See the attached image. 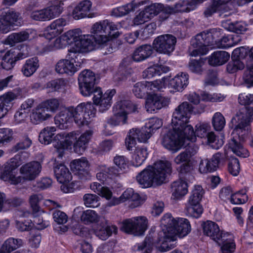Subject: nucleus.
Masks as SVG:
<instances>
[{
  "instance_id": "2",
  "label": "nucleus",
  "mask_w": 253,
  "mask_h": 253,
  "mask_svg": "<svg viewBox=\"0 0 253 253\" xmlns=\"http://www.w3.org/2000/svg\"><path fill=\"white\" fill-rule=\"evenodd\" d=\"M253 120V108L245 107L237 113L232 119L235 125L228 147L237 156L243 158L249 156V152L243 145V143L251 132L250 124Z\"/></svg>"
},
{
  "instance_id": "43",
  "label": "nucleus",
  "mask_w": 253,
  "mask_h": 253,
  "mask_svg": "<svg viewBox=\"0 0 253 253\" xmlns=\"http://www.w3.org/2000/svg\"><path fill=\"white\" fill-rule=\"evenodd\" d=\"M117 227L115 225L109 226L107 224L99 225L95 231V235L102 240H105L110 237L112 233H117Z\"/></svg>"
},
{
  "instance_id": "56",
  "label": "nucleus",
  "mask_w": 253,
  "mask_h": 253,
  "mask_svg": "<svg viewBox=\"0 0 253 253\" xmlns=\"http://www.w3.org/2000/svg\"><path fill=\"white\" fill-rule=\"evenodd\" d=\"M113 161L116 166V168H114L117 171V175L119 172H125L128 169V161L124 156H116L114 157Z\"/></svg>"
},
{
  "instance_id": "57",
  "label": "nucleus",
  "mask_w": 253,
  "mask_h": 253,
  "mask_svg": "<svg viewBox=\"0 0 253 253\" xmlns=\"http://www.w3.org/2000/svg\"><path fill=\"white\" fill-rule=\"evenodd\" d=\"M100 216L92 210H87L82 213L81 219L85 223L97 222L99 221Z\"/></svg>"
},
{
  "instance_id": "28",
  "label": "nucleus",
  "mask_w": 253,
  "mask_h": 253,
  "mask_svg": "<svg viewBox=\"0 0 253 253\" xmlns=\"http://www.w3.org/2000/svg\"><path fill=\"white\" fill-rule=\"evenodd\" d=\"M188 184L182 179L173 182L170 185L171 199L174 200H180L188 193Z\"/></svg>"
},
{
  "instance_id": "42",
  "label": "nucleus",
  "mask_w": 253,
  "mask_h": 253,
  "mask_svg": "<svg viewBox=\"0 0 253 253\" xmlns=\"http://www.w3.org/2000/svg\"><path fill=\"white\" fill-rule=\"evenodd\" d=\"M216 243L220 246L221 253H232L235 250L236 245L233 236L228 233L226 234V237L224 239Z\"/></svg>"
},
{
  "instance_id": "34",
  "label": "nucleus",
  "mask_w": 253,
  "mask_h": 253,
  "mask_svg": "<svg viewBox=\"0 0 253 253\" xmlns=\"http://www.w3.org/2000/svg\"><path fill=\"white\" fill-rule=\"evenodd\" d=\"M67 24V21L63 18H59L53 21L47 28V32L45 33V37L50 39L52 37L61 34L63 31V27Z\"/></svg>"
},
{
  "instance_id": "49",
  "label": "nucleus",
  "mask_w": 253,
  "mask_h": 253,
  "mask_svg": "<svg viewBox=\"0 0 253 253\" xmlns=\"http://www.w3.org/2000/svg\"><path fill=\"white\" fill-rule=\"evenodd\" d=\"M67 85V81L63 79H58L48 82L46 88L49 91H63Z\"/></svg>"
},
{
  "instance_id": "20",
  "label": "nucleus",
  "mask_w": 253,
  "mask_h": 253,
  "mask_svg": "<svg viewBox=\"0 0 253 253\" xmlns=\"http://www.w3.org/2000/svg\"><path fill=\"white\" fill-rule=\"evenodd\" d=\"M226 157L217 153L213 155L210 159L202 160L199 165V170L202 173L213 172L220 166L224 165Z\"/></svg>"
},
{
  "instance_id": "47",
  "label": "nucleus",
  "mask_w": 253,
  "mask_h": 253,
  "mask_svg": "<svg viewBox=\"0 0 253 253\" xmlns=\"http://www.w3.org/2000/svg\"><path fill=\"white\" fill-rule=\"evenodd\" d=\"M96 178L101 182H104L107 178L117 175V171L114 167L107 168L105 166H99L97 168Z\"/></svg>"
},
{
  "instance_id": "7",
  "label": "nucleus",
  "mask_w": 253,
  "mask_h": 253,
  "mask_svg": "<svg viewBox=\"0 0 253 253\" xmlns=\"http://www.w3.org/2000/svg\"><path fill=\"white\" fill-rule=\"evenodd\" d=\"M120 26L107 20L96 22L94 24L90 32L96 40H102L99 42L103 44L109 41L110 38H117L120 33L117 31Z\"/></svg>"
},
{
  "instance_id": "36",
  "label": "nucleus",
  "mask_w": 253,
  "mask_h": 253,
  "mask_svg": "<svg viewBox=\"0 0 253 253\" xmlns=\"http://www.w3.org/2000/svg\"><path fill=\"white\" fill-rule=\"evenodd\" d=\"M148 155L146 148L144 147H137L132 155L131 164L135 167H138L142 165Z\"/></svg>"
},
{
  "instance_id": "24",
  "label": "nucleus",
  "mask_w": 253,
  "mask_h": 253,
  "mask_svg": "<svg viewBox=\"0 0 253 253\" xmlns=\"http://www.w3.org/2000/svg\"><path fill=\"white\" fill-rule=\"evenodd\" d=\"M127 201H131L135 202V205L131 206L132 208L138 207L142 203L139 195L137 193H135L133 189L128 188L123 193L120 197H113L112 199L108 203V205L110 207L114 206Z\"/></svg>"
},
{
  "instance_id": "1",
  "label": "nucleus",
  "mask_w": 253,
  "mask_h": 253,
  "mask_svg": "<svg viewBox=\"0 0 253 253\" xmlns=\"http://www.w3.org/2000/svg\"><path fill=\"white\" fill-rule=\"evenodd\" d=\"M193 108L187 102L180 104L173 113L169 130L162 137V144L169 151H179L186 141L195 142L196 137L206 138L211 129L208 123H199L193 127L189 124Z\"/></svg>"
},
{
  "instance_id": "9",
  "label": "nucleus",
  "mask_w": 253,
  "mask_h": 253,
  "mask_svg": "<svg viewBox=\"0 0 253 253\" xmlns=\"http://www.w3.org/2000/svg\"><path fill=\"white\" fill-rule=\"evenodd\" d=\"M198 149V147L194 145L193 147H189L174 158V163L177 165H180L177 169L179 173H186L192 169L196 161L194 156L197 153Z\"/></svg>"
},
{
  "instance_id": "12",
  "label": "nucleus",
  "mask_w": 253,
  "mask_h": 253,
  "mask_svg": "<svg viewBox=\"0 0 253 253\" xmlns=\"http://www.w3.org/2000/svg\"><path fill=\"white\" fill-rule=\"evenodd\" d=\"M162 230L158 233L157 239L154 240L150 234L148 236L152 238L154 245H156L159 251L168 252L176 246L177 237L167 227H162Z\"/></svg>"
},
{
  "instance_id": "39",
  "label": "nucleus",
  "mask_w": 253,
  "mask_h": 253,
  "mask_svg": "<svg viewBox=\"0 0 253 253\" xmlns=\"http://www.w3.org/2000/svg\"><path fill=\"white\" fill-rule=\"evenodd\" d=\"M23 242L20 239L9 238L6 240L0 249V253H10L21 247Z\"/></svg>"
},
{
  "instance_id": "59",
  "label": "nucleus",
  "mask_w": 253,
  "mask_h": 253,
  "mask_svg": "<svg viewBox=\"0 0 253 253\" xmlns=\"http://www.w3.org/2000/svg\"><path fill=\"white\" fill-rule=\"evenodd\" d=\"M211 124L215 130L221 131L225 126L226 121L224 116L221 113L216 112L212 116Z\"/></svg>"
},
{
  "instance_id": "22",
  "label": "nucleus",
  "mask_w": 253,
  "mask_h": 253,
  "mask_svg": "<svg viewBox=\"0 0 253 253\" xmlns=\"http://www.w3.org/2000/svg\"><path fill=\"white\" fill-rule=\"evenodd\" d=\"M42 169V164L38 161H32L23 165L19 169L22 181L35 179L40 175Z\"/></svg>"
},
{
  "instance_id": "26",
  "label": "nucleus",
  "mask_w": 253,
  "mask_h": 253,
  "mask_svg": "<svg viewBox=\"0 0 253 253\" xmlns=\"http://www.w3.org/2000/svg\"><path fill=\"white\" fill-rule=\"evenodd\" d=\"M203 229L204 234L215 242H219L224 239L227 233L220 230L217 224L209 220L204 223Z\"/></svg>"
},
{
  "instance_id": "29",
  "label": "nucleus",
  "mask_w": 253,
  "mask_h": 253,
  "mask_svg": "<svg viewBox=\"0 0 253 253\" xmlns=\"http://www.w3.org/2000/svg\"><path fill=\"white\" fill-rule=\"evenodd\" d=\"M52 114L49 113L41 103L33 109L30 115V120L34 124H40L52 117Z\"/></svg>"
},
{
  "instance_id": "53",
  "label": "nucleus",
  "mask_w": 253,
  "mask_h": 253,
  "mask_svg": "<svg viewBox=\"0 0 253 253\" xmlns=\"http://www.w3.org/2000/svg\"><path fill=\"white\" fill-rule=\"evenodd\" d=\"M207 138L208 143L215 149H219L224 144L223 136H216L212 131L208 133Z\"/></svg>"
},
{
  "instance_id": "25",
  "label": "nucleus",
  "mask_w": 253,
  "mask_h": 253,
  "mask_svg": "<svg viewBox=\"0 0 253 253\" xmlns=\"http://www.w3.org/2000/svg\"><path fill=\"white\" fill-rule=\"evenodd\" d=\"M169 100L159 94H149L145 101V108L148 112L155 113L168 104Z\"/></svg>"
},
{
  "instance_id": "64",
  "label": "nucleus",
  "mask_w": 253,
  "mask_h": 253,
  "mask_svg": "<svg viewBox=\"0 0 253 253\" xmlns=\"http://www.w3.org/2000/svg\"><path fill=\"white\" fill-rule=\"evenodd\" d=\"M148 91L147 83L138 82L134 84L132 91L134 95L139 98H143L145 93Z\"/></svg>"
},
{
  "instance_id": "10",
  "label": "nucleus",
  "mask_w": 253,
  "mask_h": 253,
  "mask_svg": "<svg viewBox=\"0 0 253 253\" xmlns=\"http://www.w3.org/2000/svg\"><path fill=\"white\" fill-rule=\"evenodd\" d=\"M147 224L148 220L146 217L135 216L124 220L121 223V229L127 233L140 236L147 229Z\"/></svg>"
},
{
  "instance_id": "6",
  "label": "nucleus",
  "mask_w": 253,
  "mask_h": 253,
  "mask_svg": "<svg viewBox=\"0 0 253 253\" xmlns=\"http://www.w3.org/2000/svg\"><path fill=\"white\" fill-rule=\"evenodd\" d=\"M161 226L166 227L177 238H183L191 230V225L188 219L174 218L169 213L165 214L161 220Z\"/></svg>"
},
{
  "instance_id": "55",
  "label": "nucleus",
  "mask_w": 253,
  "mask_h": 253,
  "mask_svg": "<svg viewBox=\"0 0 253 253\" xmlns=\"http://www.w3.org/2000/svg\"><path fill=\"white\" fill-rule=\"evenodd\" d=\"M211 44L217 43L218 42H226V38L223 37L221 30L220 29H212L207 31Z\"/></svg>"
},
{
  "instance_id": "5",
  "label": "nucleus",
  "mask_w": 253,
  "mask_h": 253,
  "mask_svg": "<svg viewBox=\"0 0 253 253\" xmlns=\"http://www.w3.org/2000/svg\"><path fill=\"white\" fill-rule=\"evenodd\" d=\"M171 171V163L168 161H159L154 166H149L136 176V180L142 188L159 185L165 182L168 174Z\"/></svg>"
},
{
  "instance_id": "60",
  "label": "nucleus",
  "mask_w": 253,
  "mask_h": 253,
  "mask_svg": "<svg viewBox=\"0 0 253 253\" xmlns=\"http://www.w3.org/2000/svg\"><path fill=\"white\" fill-rule=\"evenodd\" d=\"M163 8V4L155 3L146 7L143 11L150 20L161 12Z\"/></svg>"
},
{
  "instance_id": "31",
  "label": "nucleus",
  "mask_w": 253,
  "mask_h": 253,
  "mask_svg": "<svg viewBox=\"0 0 253 253\" xmlns=\"http://www.w3.org/2000/svg\"><path fill=\"white\" fill-rule=\"evenodd\" d=\"M189 84L188 75L184 72H180L174 78H169V86L176 91H181Z\"/></svg>"
},
{
  "instance_id": "38",
  "label": "nucleus",
  "mask_w": 253,
  "mask_h": 253,
  "mask_svg": "<svg viewBox=\"0 0 253 253\" xmlns=\"http://www.w3.org/2000/svg\"><path fill=\"white\" fill-rule=\"evenodd\" d=\"M32 32L31 31H23L12 33L9 35L5 40L4 44L13 46L17 43L26 41L31 38L30 36V34Z\"/></svg>"
},
{
  "instance_id": "46",
  "label": "nucleus",
  "mask_w": 253,
  "mask_h": 253,
  "mask_svg": "<svg viewBox=\"0 0 253 253\" xmlns=\"http://www.w3.org/2000/svg\"><path fill=\"white\" fill-rule=\"evenodd\" d=\"M196 0H180L175 4V10L177 12H189L195 9L198 6Z\"/></svg>"
},
{
  "instance_id": "23",
  "label": "nucleus",
  "mask_w": 253,
  "mask_h": 253,
  "mask_svg": "<svg viewBox=\"0 0 253 253\" xmlns=\"http://www.w3.org/2000/svg\"><path fill=\"white\" fill-rule=\"evenodd\" d=\"M19 17V14L12 9H1L0 10V32L7 33Z\"/></svg>"
},
{
  "instance_id": "51",
  "label": "nucleus",
  "mask_w": 253,
  "mask_h": 253,
  "mask_svg": "<svg viewBox=\"0 0 253 253\" xmlns=\"http://www.w3.org/2000/svg\"><path fill=\"white\" fill-rule=\"evenodd\" d=\"M147 83L148 90L152 91H161L166 87L168 83H169V77H164L161 80Z\"/></svg>"
},
{
  "instance_id": "8",
  "label": "nucleus",
  "mask_w": 253,
  "mask_h": 253,
  "mask_svg": "<svg viewBox=\"0 0 253 253\" xmlns=\"http://www.w3.org/2000/svg\"><path fill=\"white\" fill-rule=\"evenodd\" d=\"M139 105L128 100L118 101L114 107V115L109 123L113 126L125 124L127 120V115L130 113L138 111Z\"/></svg>"
},
{
  "instance_id": "41",
  "label": "nucleus",
  "mask_w": 253,
  "mask_h": 253,
  "mask_svg": "<svg viewBox=\"0 0 253 253\" xmlns=\"http://www.w3.org/2000/svg\"><path fill=\"white\" fill-rule=\"evenodd\" d=\"M39 67V60L37 57L27 59L23 65L21 72L23 75L29 77L33 75Z\"/></svg>"
},
{
  "instance_id": "30",
  "label": "nucleus",
  "mask_w": 253,
  "mask_h": 253,
  "mask_svg": "<svg viewBox=\"0 0 253 253\" xmlns=\"http://www.w3.org/2000/svg\"><path fill=\"white\" fill-rule=\"evenodd\" d=\"M53 170L55 177L59 183L68 182L72 180V176L69 169L63 164L57 163L56 159H54Z\"/></svg>"
},
{
  "instance_id": "54",
  "label": "nucleus",
  "mask_w": 253,
  "mask_h": 253,
  "mask_svg": "<svg viewBox=\"0 0 253 253\" xmlns=\"http://www.w3.org/2000/svg\"><path fill=\"white\" fill-rule=\"evenodd\" d=\"M154 246L152 238L147 236L144 241L140 243L137 244L133 247L135 251H143V253H150Z\"/></svg>"
},
{
  "instance_id": "14",
  "label": "nucleus",
  "mask_w": 253,
  "mask_h": 253,
  "mask_svg": "<svg viewBox=\"0 0 253 253\" xmlns=\"http://www.w3.org/2000/svg\"><path fill=\"white\" fill-rule=\"evenodd\" d=\"M100 40V41H102ZM96 40L92 35H80L79 40L74 47L68 49L76 54L80 52H87L98 48L99 46L102 45Z\"/></svg>"
},
{
  "instance_id": "40",
  "label": "nucleus",
  "mask_w": 253,
  "mask_h": 253,
  "mask_svg": "<svg viewBox=\"0 0 253 253\" xmlns=\"http://www.w3.org/2000/svg\"><path fill=\"white\" fill-rule=\"evenodd\" d=\"M230 58L229 54L224 51L213 52L209 58V63L212 66H220L225 64Z\"/></svg>"
},
{
  "instance_id": "3",
  "label": "nucleus",
  "mask_w": 253,
  "mask_h": 253,
  "mask_svg": "<svg viewBox=\"0 0 253 253\" xmlns=\"http://www.w3.org/2000/svg\"><path fill=\"white\" fill-rule=\"evenodd\" d=\"M96 110L90 102L79 104L75 108L69 107L61 111L54 118L55 124L61 129L68 127L72 118L79 126H88L95 117Z\"/></svg>"
},
{
  "instance_id": "37",
  "label": "nucleus",
  "mask_w": 253,
  "mask_h": 253,
  "mask_svg": "<svg viewBox=\"0 0 253 253\" xmlns=\"http://www.w3.org/2000/svg\"><path fill=\"white\" fill-rule=\"evenodd\" d=\"M153 53L152 47L150 45H143L134 51L132 55V58L134 61L140 62L149 58Z\"/></svg>"
},
{
  "instance_id": "58",
  "label": "nucleus",
  "mask_w": 253,
  "mask_h": 253,
  "mask_svg": "<svg viewBox=\"0 0 253 253\" xmlns=\"http://www.w3.org/2000/svg\"><path fill=\"white\" fill-rule=\"evenodd\" d=\"M81 33L79 29H75L70 30L63 34L67 45H70V48L73 47L76 42L79 40Z\"/></svg>"
},
{
  "instance_id": "35",
  "label": "nucleus",
  "mask_w": 253,
  "mask_h": 253,
  "mask_svg": "<svg viewBox=\"0 0 253 253\" xmlns=\"http://www.w3.org/2000/svg\"><path fill=\"white\" fill-rule=\"evenodd\" d=\"M142 4V3L140 2L132 1L125 5L113 9L112 14L116 17H122L131 12L134 11Z\"/></svg>"
},
{
  "instance_id": "19",
  "label": "nucleus",
  "mask_w": 253,
  "mask_h": 253,
  "mask_svg": "<svg viewBox=\"0 0 253 253\" xmlns=\"http://www.w3.org/2000/svg\"><path fill=\"white\" fill-rule=\"evenodd\" d=\"M20 51L16 53L15 51L11 49L7 51L1 60V68L6 70L13 68L15 62L20 59L26 58L29 55V48L25 45L20 46Z\"/></svg>"
},
{
  "instance_id": "16",
  "label": "nucleus",
  "mask_w": 253,
  "mask_h": 253,
  "mask_svg": "<svg viewBox=\"0 0 253 253\" xmlns=\"http://www.w3.org/2000/svg\"><path fill=\"white\" fill-rule=\"evenodd\" d=\"M150 131L145 126L141 128H133L130 129L125 140V144L128 150H132L136 144V140L140 142L145 143L151 137Z\"/></svg>"
},
{
  "instance_id": "32",
  "label": "nucleus",
  "mask_w": 253,
  "mask_h": 253,
  "mask_svg": "<svg viewBox=\"0 0 253 253\" xmlns=\"http://www.w3.org/2000/svg\"><path fill=\"white\" fill-rule=\"evenodd\" d=\"M17 98L13 92L9 91L0 96V119L7 114L12 106V101Z\"/></svg>"
},
{
  "instance_id": "4",
  "label": "nucleus",
  "mask_w": 253,
  "mask_h": 253,
  "mask_svg": "<svg viewBox=\"0 0 253 253\" xmlns=\"http://www.w3.org/2000/svg\"><path fill=\"white\" fill-rule=\"evenodd\" d=\"M93 134L91 130H86L80 136L78 131L69 133L61 132L57 133L53 138V146L55 149L54 154L61 159L65 150L71 148L73 145L74 151L78 154H82L85 149V145L89 142Z\"/></svg>"
},
{
  "instance_id": "17",
  "label": "nucleus",
  "mask_w": 253,
  "mask_h": 253,
  "mask_svg": "<svg viewBox=\"0 0 253 253\" xmlns=\"http://www.w3.org/2000/svg\"><path fill=\"white\" fill-rule=\"evenodd\" d=\"M176 38L172 35L165 34L157 37L153 41L154 49L158 52L170 54L175 48Z\"/></svg>"
},
{
  "instance_id": "50",
  "label": "nucleus",
  "mask_w": 253,
  "mask_h": 253,
  "mask_svg": "<svg viewBox=\"0 0 253 253\" xmlns=\"http://www.w3.org/2000/svg\"><path fill=\"white\" fill-rule=\"evenodd\" d=\"M63 5V2L57 1L51 6L45 8L48 20L58 16L62 12Z\"/></svg>"
},
{
  "instance_id": "48",
  "label": "nucleus",
  "mask_w": 253,
  "mask_h": 253,
  "mask_svg": "<svg viewBox=\"0 0 253 253\" xmlns=\"http://www.w3.org/2000/svg\"><path fill=\"white\" fill-rule=\"evenodd\" d=\"M56 128L54 126H47L42 130L39 134L40 142L44 145L50 144L55 134Z\"/></svg>"
},
{
  "instance_id": "27",
  "label": "nucleus",
  "mask_w": 253,
  "mask_h": 253,
  "mask_svg": "<svg viewBox=\"0 0 253 253\" xmlns=\"http://www.w3.org/2000/svg\"><path fill=\"white\" fill-rule=\"evenodd\" d=\"M89 162L85 157L74 160L70 163L71 170L82 179L86 178L89 176Z\"/></svg>"
},
{
  "instance_id": "21",
  "label": "nucleus",
  "mask_w": 253,
  "mask_h": 253,
  "mask_svg": "<svg viewBox=\"0 0 253 253\" xmlns=\"http://www.w3.org/2000/svg\"><path fill=\"white\" fill-rule=\"evenodd\" d=\"M191 44L196 49L191 52V56H196L207 54L208 52L207 46L211 44L207 32H204L197 34L191 40Z\"/></svg>"
},
{
  "instance_id": "44",
  "label": "nucleus",
  "mask_w": 253,
  "mask_h": 253,
  "mask_svg": "<svg viewBox=\"0 0 253 253\" xmlns=\"http://www.w3.org/2000/svg\"><path fill=\"white\" fill-rule=\"evenodd\" d=\"M169 71V67L158 64L147 68L143 72V77L145 78H151L157 75H160L164 73H167Z\"/></svg>"
},
{
  "instance_id": "13",
  "label": "nucleus",
  "mask_w": 253,
  "mask_h": 253,
  "mask_svg": "<svg viewBox=\"0 0 253 253\" xmlns=\"http://www.w3.org/2000/svg\"><path fill=\"white\" fill-rule=\"evenodd\" d=\"M79 54L69 51L65 59L59 60L55 66L56 72L61 75L72 76L78 70L77 60Z\"/></svg>"
},
{
  "instance_id": "45",
  "label": "nucleus",
  "mask_w": 253,
  "mask_h": 253,
  "mask_svg": "<svg viewBox=\"0 0 253 253\" xmlns=\"http://www.w3.org/2000/svg\"><path fill=\"white\" fill-rule=\"evenodd\" d=\"M187 215L194 218H199L203 212V209L200 203L188 201L185 207Z\"/></svg>"
},
{
  "instance_id": "52",
  "label": "nucleus",
  "mask_w": 253,
  "mask_h": 253,
  "mask_svg": "<svg viewBox=\"0 0 253 253\" xmlns=\"http://www.w3.org/2000/svg\"><path fill=\"white\" fill-rule=\"evenodd\" d=\"M41 103L47 111L52 114L57 111L61 105V102L58 98H52L46 99L41 102Z\"/></svg>"
},
{
  "instance_id": "18",
  "label": "nucleus",
  "mask_w": 253,
  "mask_h": 253,
  "mask_svg": "<svg viewBox=\"0 0 253 253\" xmlns=\"http://www.w3.org/2000/svg\"><path fill=\"white\" fill-rule=\"evenodd\" d=\"M79 84L81 93L84 96H89L95 90V74L89 70L83 71L79 76Z\"/></svg>"
},
{
  "instance_id": "61",
  "label": "nucleus",
  "mask_w": 253,
  "mask_h": 253,
  "mask_svg": "<svg viewBox=\"0 0 253 253\" xmlns=\"http://www.w3.org/2000/svg\"><path fill=\"white\" fill-rule=\"evenodd\" d=\"M246 189H242L232 195L231 203L233 204H242L245 203L248 200Z\"/></svg>"
},
{
  "instance_id": "62",
  "label": "nucleus",
  "mask_w": 253,
  "mask_h": 253,
  "mask_svg": "<svg viewBox=\"0 0 253 253\" xmlns=\"http://www.w3.org/2000/svg\"><path fill=\"white\" fill-rule=\"evenodd\" d=\"M201 99L205 101L212 102H221L224 100L225 96L221 93L210 94L207 92H203L201 94Z\"/></svg>"
},
{
  "instance_id": "63",
  "label": "nucleus",
  "mask_w": 253,
  "mask_h": 253,
  "mask_svg": "<svg viewBox=\"0 0 253 253\" xmlns=\"http://www.w3.org/2000/svg\"><path fill=\"white\" fill-rule=\"evenodd\" d=\"M99 199L96 195L93 194H85L83 197L84 204L87 207H97L99 205Z\"/></svg>"
},
{
  "instance_id": "33",
  "label": "nucleus",
  "mask_w": 253,
  "mask_h": 253,
  "mask_svg": "<svg viewBox=\"0 0 253 253\" xmlns=\"http://www.w3.org/2000/svg\"><path fill=\"white\" fill-rule=\"evenodd\" d=\"M91 5V2L89 0H85L81 2L74 8L72 13L73 18L79 20L88 17Z\"/></svg>"
},
{
  "instance_id": "11",
  "label": "nucleus",
  "mask_w": 253,
  "mask_h": 253,
  "mask_svg": "<svg viewBox=\"0 0 253 253\" xmlns=\"http://www.w3.org/2000/svg\"><path fill=\"white\" fill-rule=\"evenodd\" d=\"M116 92V89L113 88L107 89L103 93L100 87L95 88L92 93L93 95L92 100L99 112L104 113L110 109L113 103V98Z\"/></svg>"
},
{
  "instance_id": "15",
  "label": "nucleus",
  "mask_w": 253,
  "mask_h": 253,
  "mask_svg": "<svg viewBox=\"0 0 253 253\" xmlns=\"http://www.w3.org/2000/svg\"><path fill=\"white\" fill-rule=\"evenodd\" d=\"M20 156L17 155L10 159L5 165L4 170L1 174V178L11 184H17L22 182L20 176H16L15 170L21 165Z\"/></svg>"
}]
</instances>
